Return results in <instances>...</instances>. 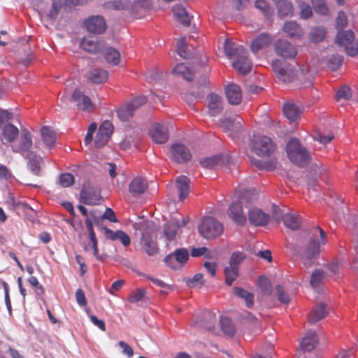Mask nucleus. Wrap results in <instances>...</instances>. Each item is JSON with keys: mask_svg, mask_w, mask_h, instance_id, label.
<instances>
[{"mask_svg": "<svg viewBox=\"0 0 358 358\" xmlns=\"http://www.w3.org/2000/svg\"><path fill=\"white\" fill-rule=\"evenodd\" d=\"M248 219L253 225L264 226L268 222L269 215L259 208H252L248 211Z\"/></svg>", "mask_w": 358, "mask_h": 358, "instance_id": "obj_22", "label": "nucleus"}, {"mask_svg": "<svg viewBox=\"0 0 358 358\" xmlns=\"http://www.w3.org/2000/svg\"><path fill=\"white\" fill-rule=\"evenodd\" d=\"M278 13L281 17L292 16L294 14V6L292 3L287 0L277 7Z\"/></svg>", "mask_w": 358, "mask_h": 358, "instance_id": "obj_46", "label": "nucleus"}, {"mask_svg": "<svg viewBox=\"0 0 358 358\" xmlns=\"http://www.w3.org/2000/svg\"><path fill=\"white\" fill-rule=\"evenodd\" d=\"M99 218L94 216L93 214H90L89 216H87L85 220V224L88 231L89 236H96L95 232L93 229V225L95 224L96 225H99Z\"/></svg>", "mask_w": 358, "mask_h": 358, "instance_id": "obj_48", "label": "nucleus"}, {"mask_svg": "<svg viewBox=\"0 0 358 358\" xmlns=\"http://www.w3.org/2000/svg\"><path fill=\"white\" fill-rule=\"evenodd\" d=\"M189 259V252L185 248L176 250L173 253L165 257V263L170 267L176 269L185 264Z\"/></svg>", "mask_w": 358, "mask_h": 358, "instance_id": "obj_12", "label": "nucleus"}, {"mask_svg": "<svg viewBox=\"0 0 358 358\" xmlns=\"http://www.w3.org/2000/svg\"><path fill=\"white\" fill-rule=\"evenodd\" d=\"M2 139L7 143H13L20 134L17 127L11 123H7L1 129Z\"/></svg>", "mask_w": 358, "mask_h": 358, "instance_id": "obj_28", "label": "nucleus"}, {"mask_svg": "<svg viewBox=\"0 0 358 358\" xmlns=\"http://www.w3.org/2000/svg\"><path fill=\"white\" fill-rule=\"evenodd\" d=\"M220 327L224 334L228 336L234 335L235 329L231 321L228 317H220Z\"/></svg>", "mask_w": 358, "mask_h": 358, "instance_id": "obj_49", "label": "nucleus"}, {"mask_svg": "<svg viewBox=\"0 0 358 358\" xmlns=\"http://www.w3.org/2000/svg\"><path fill=\"white\" fill-rule=\"evenodd\" d=\"M255 7L261 10L266 16H268L271 13L270 6L265 0H257L255 1Z\"/></svg>", "mask_w": 358, "mask_h": 358, "instance_id": "obj_62", "label": "nucleus"}, {"mask_svg": "<svg viewBox=\"0 0 358 358\" xmlns=\"http://www.w3.org/2000/svg\"><path fill=\"white\" fill-rule=\"evenodd\" d=\"M287 155L289 160L298 166H305L310 160V153L297 138H291L287 144Z\"/></svg>", "mask_w": 358, "mask_h": 358, "instance_id": "obj_5", "label": "nucleus"}, {"mask_svg": "<svg viewBox=\"0 0 358 358\" xmlns=\"http://www.w3.org/2000/svg\"><path fill=\"white\" fill-rule=\"evenodd\" d=\"M259 286L262 291L266 295L271 294V282L266 277L261 276L259 278Z\"/></svg>", "mask_w": 358, "mask_h": 358, "instance_id": "obj_55", "label": "nucleus"}, {"mask_svg": "<svg viewBox=\"0 0 358 358\" xmlns=\"http://www.w3.org/2000/svg\"><path fill=\"white\" fill-rule=\"evenodd\" d=\"M185 224L184 219L182 220L181 224L179 222H171L164 228V236L167 241H171L174 239L178 229Z\"/></svg>", "mask_w": 358, "mask_h": 358, "instance_id": "obj_37", "label": "nucleus"}, {"mask_svg": "<svg viewBox=\"0 0 358 358\" xmlns=\"http://www.w3.org/2000/svg\"><path fill=\"white\" fill-rule=\"evenodd\" d=\"M224 50L229 59H235V61L232 63L234 69L243 74L250 72L252 63L248 58L247 51L243 45L226 40Z\"/></svg>", "mask_w": 358, "mask_h": 358, "instance_id": "obj_2", "label": "nucleus"}, {"mask_svg": "<svg viewBox=\"0 0 358 358\" xmlns=\"http://www.w3.org/2000/svg\"><path fill=\"white\" fill-rule=\"evenodd\" d=\"M81 201L87 205H96L101 200L100 189L99 188L90 187L83 189L80 192Z\"/></svg>", "mask_w": 358, "mask_h": 358, "instance_id": "obj_20", "label": "nucleus"}, {"mask_svg": "<svg viewBox=\"0 0 358 358\" xmlns=\"http://www.w3.org/2000/svg\"><path fill=\"white\" fill-rule=\"evenodd\" d=\"M118 345L122 349V355L126 356L128 358H131L134 355V350L131 346H129L124 341H119Z\"/></svg>", "mask_w": 358, "mask_h": 358, "instance_id": "obj_64", "label": "nucleus"}, {"mask_svg": "<svg viewBox=\"0 0 358 358\" xmlns=\"http://www.w3.org/2000/svg\"><path fill=\"white\" fill-rule=\"evenodd\" d=\"M71 101L76 102L78 108L83 110H89L93 107L90 98L83 94L80 90H76L72 96Z\"/></svg>", "mask_w": 358, "mask_h": 358, "instance_id": "obj_24", "label": "nucleus"}, {"mask_svg": "<svg viewBox=\"0 0 358 358\" xmlns=\"http://www.w3.org/2000/svg\"><path fill=\"white\" fill-rule=\"evenodd\" d=\"M325 243L324 231L319 227H315L311 231L308 243L301 252V260L306 268L317 264L321 245H324Z\"/></svg>", "mask_w": 358, "mask_h": 358, "instance_id": "obj_1", "label": "nucleus"}, {"mask_svg": "<svg viewBox=\"0 0 358 358\" xmlns=\"http://www.w3.org/2000/svg\"><path fill=\"white\" fill-rule=\"evenodd\" d=\"M147 188L146 182L141 178L133 179L129 185V192L134 195H139L144 192Z\"/></svg>", "mask_w": 358, "mask_h": 358, "instance_id": "obj_35", "label": "nucleus"}, {"mask_svg": "<svg viewBox=\"0 0 358 358\" xmlns=\"http://www.w3.org/2000/svg\"><path fill=\"white\" fill-rule=\"evenodd\" d=\"M206 101L208 114L210 116H217L222 111L223 101L219 95L212 93L207 96Z\"/></svg>", "mask_w": 358, "mask_h": 358, "instance_id": "obj_21", "label": "nucleus"}, {"mask_svg": "<svg viewBox=\"0 0 358 358\" xmlns=\"http://www.w3.org/2000/svg\"><path fill=\"white\" fill-rule=\"evenodd\" d=\"M246 255L241 252H235L232 254L229 264L238 267L239 264L245 259Z\"/></svg>", "mask_w": 358, "mask_h": 358, "instance_id": "obj_58", "label": "nucleus"}, {"mask_svg": "<svg viewBox=\"0 0 358 358\" xmlns=\"http://www.w3.org/2000/svg\"><path fill=\"white\" fill-rule=\"evenodd\" d=\"M73 182L74 177L71 173H63L59 176V182L64 187L71 186Z\"/></svg>", "mask_w": 358, "mask_h": 358, "instance_id": "obj_57", "label": "nucleus"}, {"mask_svg": "<svg viewBox=\"0 0 358 358\" xmlns=\"http://www.w3.org/2000/svg\"><path fill=\"white\" fill-rule=\"evenodd\" d=\"M133 227L141 236L140 243L143 250L149 256L155 255L158 251V248L153 239L155 231L154 223L151 221L140 220L133 224Z\"/></svg>", "mask_w": 358, "mask_h": 358, "instance_id": "obj_3", "label": "nucleus"}, {"mask_svg": "<svg viewBox=\"0 0 358 358\" xmlns=\"http://www.w3.org/2000/svg\"><path fill=\"white\" fill-rule=\"evenodd\" d=\"M229 162L227 155L219 154L200 159L199 162L202 167L209 169H218L227 165Z\"/></svg>", "mask_w": 358, "mask_h": 358, "instance_id": "obj_11", "label": "nucleus"}, {"mask_svg": "<svg viewBox=\"0 0 358 358\" xmlns=\"http://www.w3.org/2000/svg\"><path fill=\"white\" fill-rule=\"evenodd\" d=\"M87 30L93 34H101L106 29V24L103 17L96 15L89 17L84 22Z\"/></svg>", "mask_w": 358, "mask_h": 358, "instance_id": "obj_17", "label": "nucleus"}, {"mask_svg": "<svg viewBox=\"0 0 358 358\" xmlns=\"http://www.w3.org/2000/svg\"><path fill=\"white\" fill-rule=\"evenodd\" d=\"M311 3L316 13L322 15L327 13L328 8L324 0H311Z\"/></svg>", "mask_w": 358, "mask_h": 358, "instance_id": "obj_54", "label": "nucleus"}, {"mask_svg": "<svg viewBox=\"0 0 358 358\" xmlns=\"http://www.w3.org/2000/svg\"><path fill=\"white\" fill-rule=\"evenodd\" d=\"M324 278V273L320 270H315L311 275L310 283L313 288L317 289L320 287Z\"/></svg>", "mask_w": 358, "mask_h": 358, "instance_id": "obj_53", "label": "nucleus"}, {"mask_svg": "<svg viewBox=\"0 0 358 358\" xmlns=\"http://www.w3.org/2000/svg\"><path fill=\"white\" fill-rule=\"evenodd\" d=\"M27 158L29 159V165L31 171L36 176H40L41 167L43 164V159L35 155L33 152H31L30 157Z\"/></svg>", "mask_w": 358, "mask_h": 358, "instance_id": "obj_39", "label": "nucleus"}, {"mask_svg": "<svg viewBox=\"0 0 358 358\" xmlns=\"http://www.w3.org/2000/svg\"><path fill=\"white\" fill-rule=\"evenodd\" d=\"M274 49L278 55L286 59L294 58L298 53L294 45L283 39L278 40L274 44Z\"/></svg>", "mask_w": 358, "mask_h": 358, "instance_id": "obj_13", "label": "nucleus"}, {"mask_svg": "<svg viewBox=\"0 0 358 358\" xmlns=\"http://www.w3.org/2000/svg\"><path fill=\"white\" fill-rule=\"evenodd\" d=\"M326 35V29L321 27H315L311 29L309 32L310 41L313 43L322 41Z\"/></svg>", "mask_w": 358, "mask_h": 358, "instance_id": "obj_45", "label": "nucleus"}, {"mask_svg": "<svg viewBox=\"0 0 358 358\" xmlns=\"http://www.w3.org/2000/svg\"><path fill=\"white\" fill-rule=\"evenodd\" d=\"M200 234L206 239H213L223 232L222 224L213 217H204L199 225Z\"/></svg>", "mask_w": 358, "mask_h": 358, "instance_id": "obj_7", "label": "nucleus"}, {"mask_svg": "<svg viewBox=\"0 0 358 358\" xmlns=\"http://www.w3.org/2000/svg\"><path fill=\"white\" fill-rule=\"evenodd\" d=\"M271 38L267 34H262L258 36L251 43V50L256 54L259 50L266 48L271 43Z\"/></svg>", "mask_w": 358, "mask_h": 358, "instance_id": "obj_27", "label": "nucleus"}, {"mask_svg": "<svg viewBox=\"0 0 358 358\" xmlns=\"http://www.w3.org/2000/svg\"><path fill=\"white\" fill-rule=\"evenodd\" d=\"M234 293L237 296L243 299L245 301L246 306L249 308L252 307L253 305V299L254 296L253 294L249 293L248 291L236 287L234 289Z\"/></svg>", "mask_w": 358, "mask_h": 358, "instance_id": "obj_47", "label": "nucleus"}, {"mask_svg": "<svg viewBox=\"0 0 358 358\" xmlns=\"http://www.w3.org/2000/svg\"><path fill=\"white\" fill-rule=\"evenodd\" d=\"M272 68L279 80L285 83L291 82L296 76L294 68L286 62L275 59L272 62Z\"/></svg>", "mask_w": 358, "mask_h": 358, "instance_id": "obj_9", "label": "nucleus"}, {"mask_svg": "<svg viewBox=\"0 0 358 358\" xmlns=\"http://www.w3.org/2000/svg\"><path fill=\"white\" fill-rule=\"evenodd\" d=\"M150 136L156 143H165L169 139V128L166 123L156 122L150 130Z\"/></svg>", "mask_w": 358, "mask_h": 358, "instance_id": "obj_14", "label": "nucleus"}, {"mask_svg": "<svg viewBox=\"0 0 358 358\" xmlns=\"http://www.w3.org/2000/svg\"><path fill=\"white\" fill-rule=\"evenodd\" d=\"M275 292H276V296L278 300L282 303H288L289 301V296L284 291L283 288L278 285L275 287Z\"/></svg>", "mask_w": 358, "mask_h": 358, "instance_id": "obj_60", "label": "nucleus"}, {"mask_svg": "<svg viewBox=\"0 0 358 358\" xmlns=\"http://www.w3.org/2000/svg\"><path fill=\"white\" fill-rule=\"evenodd\" d=\"M243 119L239 116L234 118H226L220 122L221 126L224 128L231 138H235L242 131Z\"/></svg>", "mask_w": 358, "mask_h": 358, "instance_id": "obj_16", "label": "nucleus"}, {"mask_svg": "<svg viewBox=\"0 0 358 358\" xmlns=\"http://www.w3.org/2000/svg\"><path fill=\"white\" fill-rule=\"evenodd\" d=\"M328 313L325 305L322 303H319L310 314L308 320L310 323H315L321 319H323Z\"/></svg>", "mask_w": 358, "mask_h": 358, "instance_id": "obj_32", "label": "nucleus"}, {"mask_svg": "<svg viewBox=\"0 0 358 358\" xmlns=\"http://www.w3.org/2000/svg\"><path fill=\"white\" fill-rule=\"evenodd\" d=\"M203 319L205 322L203 326L208 331H213L214 329L215 324L217 321L216 315L210 312H206L203 315Z\"/></svg>", "mask_w": 358, "mask_h": 358, "instance_id": "obj_52", "label": "nucleus"}, {"mask_svg": "<svg viewBox=\"0 0 358 358\" xmlns=\"http://www.w3.org/2000/svg\"><path fill=\"white\" fill-rule=\"evenodd\" d=\"M354 40V34L352 31H339L336 38V43L340 45H350Z\"/></svg>", "mask_w": 358, "mask_h": 358, "instance_id": "obj_41", "label": "nucleus"}, {"mask_svg": "<svg viewBox=\"0 0 358 358\" xmlns=\"http://www.w3.org/2000/svg\"><path fill=\"white\" fill-rule=\"evenodd\" d=\"M172 71L175 75L180 76L188 81L192 80L193 78V73L189 68L184 64H179L176 65Z\"/></svg>", "mask_w": 358, "mask_h": 358, "instance_id": "obj_43", "label": "nucleus"}, {"mask_svg": "<svg viewBox=\"0 0 358 358\" xmlns=\"http://www.w3.org/2000/svg\"><path fill=\"white\" fill-rule=\"evenodd\" d=\"M176 186L179 194V199L182 201L189 193V180L185 176L176 178Z\"/></svg>", "mask_w": 358, "mask_h": 358, "instance_id": "obj_26", "label": "nucleus"}, {"mask_svg": "<svg viewBox=\"0 0 358 358\" xmlns=\"http://www.w3.org/2000/svg\"><path fill=\"white\" fill-rule=\"evenodd\" d=\"M283 113L290 122H296L299 117L301 109L296 104L287 102L283 106Z\"/></svg>", "mask_w": 358, "mask_h": 358, "instance_id": "obj_29", "label": "nucleus"}, {"mask_svg": "<svg viewBox=\"0 0 358 358\" xmlns=\"http://www.w3.org/2000/svg\"><path fill=\"white\" fill-rule=\"evenodd\" d=\"M342 62V57L338 55H333L328 61V67L332 71L336 70Z\"/></svg>", "mask_w": 358, "mask_h": 358, "instance_id": "obj_63", "label": "nucleus"}, {"mask_svg": "<svg viewBox=\"0 0 358 358\" xmlns=\"http://www.w3.org/2000/svg\"><path fill=\"white\" fill-rule=\"evenodd\" d=\"M105 234L108 238L115 241L119 240L124 246H127L131 243L129 236L123 231L118 230L113 232L112 230L108 228H103Z\"/></svg>", "mask_w": 358, "mask_h": 358, "instance_id": "obj_30", "label": "nucleus"}, {"mask_svg": "<svg viewBox=\"0 0 358 358\" xmlns=\"http://www.w3.org/2000/svg\"><path fill=\"white\" fill-rule=\"evenodd\" d=\"M226 96L230 104L238 105L242 99V91L241 87L234 83L228 85L225 88Z\"/></svg>", "mask_w": 358, "mask_h": 358, "instance_id": "obj_23", "label": "nucleus"}, {"mask_svg": "<svg viewBox=\"0 0 358 358\" xmlns=\"http://www.w3.org/2000/svg\"><path fill=\"white\" fill-rule=\"evenodd\" d=\"M80 47L91 54H96L103 48V43L93 36L84 37L80 43Z\"/></svg>", "mask_w": 358, "mask_h": 358, "instance_id": "obj_19", "label": "nucleus"}, {"mask_svg": "<svg viewBox=\"0 0 358 358\" xmlns=\"http://www.w3.org/2000/svg\"><path fill=\"white\" fill-rule=\"evenodd\" d=\"M43 144L48 148H52L56 141L55 132L48 127H43L41 130Z\"/></svg>", "mask_w": 358, "mask_h": 358, "instance_id": "obj_36", "label": "nucleus"}, {"mask_svg": "<svg viewBox=\"0 0 358 358\" xmlns=\"http://www.w3.org/2000/svg\"><path fill=\"white\" fill-rule=\"evenodd\" d=\"M32 138L30 132L27 129H21L19 138H16L11 145L13 152L20 153L25 157H30L32 148Z\"/></svg>", "mask_w": 358, "mask_h": 358, "instance_id": "obj_8", "label": "nucleus"}, {"mask_svg": "<svg viewBox=\"0 0 358 358\" xmlns=\"http://www.w3.org/2000/svg\"><path fill=\"white\" fill-rule=\"evenodd\" d=\"M252 149L253 152L261 157L269 155L274 150V145L270 138L265 136H255Z\"/></svg>", "mask_w": 358, "mask_h": 358, "instance_id": "obj_10", "label": "nucleus"}, {"mask_svg": "<svg viewBox=\"0 0 358 358\" xmlns=\"http://www.w3.org/2000/svg\"><path fill=\"white\" fill-rule=\"evenodd\" d=\"M103 55L106 61L113 65H117L120 63V52L113 48L106 47L103 50Z\"/></svg>", "mask_w": 358, "mask_h": 358, "instance_id": "obj_34", "label": "nucleus"}, {"mask_svg": "<svg viewBox=\"0 0 358 358\" xmlns=\"http://www.w3.org/2000/svg\"><path fill=\"white\" fill-rule=\"evenodd\" d=\"M89 243L83 245L85 252H92L94 257L101 262L106 259V255H100L98 251V241L96 236H89Z\"/></svg>", "mask_w": 358, "mask_h": 358, "instance_id": "obj_31", "label": "nucleus"}, {"mask_svg": "<svg viewBox=\"0 0 358 358\" xmlns=\"http://www.w3.org/2000/svg\"><path fill=\"white\" fill-rule=\"evenodd\" d=\"M252 163L259 167L260 169H264L266 171H272L275 167V162L273 161L264 162L257 159H252Z\"/></svg>", "mask_w": 358, "mask_h": 358, "instance_id": "obj_56", "label": "nucleus"}, {"mask_svg": "<svg viewBox=\"0 0 358 358\" xmlns=\"http://www.w3.org/2000/svg\"><path fill=\"white\" fill-rule=\"evenodd\" d=\"M283 31L292 38L301 39L304 34L303 29L294 21H289L285 23Z\"/></svg>", "mask_w": 358, "mask_h": 358, "instance_id": "obj_25", "label": "nucleus"}, {"mask_svg": "<svg viewBox=\"0 0 358 358\" xmlns=\"http://www.w3.org/2000/svg\"><path fill=\"white\" fill-rule=\"evenodd\" d=\"M317 343V338L315 333L309 331L302 339L301 348L304 351H311L315 348Z\"/></svg>", "mask_w": 358, "mask_h": 358, "instance_id": "obj_33", "label": "nucleus"}, {"mask_svg": "<svg viewBox=\"0 0 358 358\" xmlns=\"http://www.w3.org/2000/svg\"><path fill=\"white\" fill-rule=\"evenodd\" d=\"M63 3V0H53L52 8L50 10V12L47 14V16L50 19H54L58 14L59 10L61 8Z\"/></svg>", "mask_w": 358, "mask_h": 358, "instance_id": "obj_59", "label": "nucleus"}, {"mask_svg": "<svg viewBox=\"0 0 358 358\" xmlns=\"http://www.w3.org/2000/svg\"><path fill=\"white\" fill-rule=\"evenodd\" d=\"M248 192H236L235 198L229 208V217L237 224L243 225L246 222V217L243 211L242 204L248 199Z\"/></svg>", "mask_w": 358, "mask_h": 358, "instance_id": "obj_6", "label": "nucleus"}, {"mask_svg": "<svg viewBox=\"0 0 358 358\" xmlns=\"http://www.w3.org/2000/svg\"><path fill=\"white\" fill-rule=\"evenodd\" d=\"M134 109L131 108L129 103L120 108L117 113L120 120L122 121L128 120L134 114Z\"/></svg>", "mask_w": 358, "mask_h": 358, "instance_id": "obj_50", "label": "nucleus"}, {"mask_svg": "<svg viewBox=\"0 0 358 358\" xmlns=\"http://www.w3.org/2000/svg\"><path fill=\"white\" fill-rule=\"evenodd\" d=\"M175 19L185 26L189 24V17L184 8L176 6L173 9Z\"/></svg>", "mask_w": 358, "mask_h": 358, "instance_id": "obj_40", "label": "nucleus"}, {"mask_svg": "<svg viewBox=\"0 0 358 358\" xmlns=\"http://www.w3.org/2000/svg\"><path fill=\"white\" fill-rule=\"evenodd\" d=\"M282 220L287 227L294 230L298 229L301 224V219L299 215L292 213H286Z\"/></svg>", "mask_w": 358, "mask_h": 358, "instance_id": "obj_42", "label": "nucleus"}, {"mask_svg": "<svg viewBox=\"0 0 358 358\" xmlns=\"http://www.w3.org/2000/svg\"><path fill=\"white\" fill-rule=\"evenodd\" d=\"M295 1L299 3V7L300 8V17L303 20L310 18L313 15L311 7L303 1H299V0Z\"/></svg>", "mask_w": 358, "mask_h": 358, "instance_id": "obj_51", "label": "nucleus"}, {"mask_svg": "<svg viewBox=\"0 0 358 358\" xmlns=\"http://www.w3.org/2000/svg\"><path fill=\"white\" fill-rule=\"evenodd\" d=\"M186 38H181L178 40L177 44L178 54L183 58H187L189 56V53L186 50Z\"/></svg>", "mask_w": 358, "mask_h": 358, "instance_id": "obj_61", "label": "nucleus"}, {"mask_svg": "<svg viewBox=\"0 0 358 358\" xmlns=\"http://www.w3.org/2000/svg\"><path fill=\"white\" fill-rule=\"evenodd\" d=\"M108 78V73L106 71L101 69H95L90 71L88 78L94 83H101L105 82Z\"/></svg>", "mask_w": 358, "mask_h": 358, "instance_id": "obj_38", "label": "nucleus"}, {"mask_svg": "<svg viewBox=\"0 0 358 358\" xmlns=\"http://www.w3.org/2000/svg\"><path fill=\"white\" fill-rule=\"evenodd\" d=\"M108 7L115 10H126L136 17H141L150 8L149 0H136L132 4L128 0L109 2Z\"/></svg>", "mask_w": 358, "mask_h": 358, "instance_id": "obj_4", "label": "nucleus"}, {"mask_svg": "<svg viewBox=\"0 0 358 358\" xmlns=\"http://www.w3.org/2000/svg\"><path fill=\"white\" fill-rule=\"evenodd\" d=\"M171 155L172 159L178 163L187 162L191 157L189 150L180 143H176L171 146Z\"/></svg>", "mask_w": 358, "mask_h": 358, "instance_id": "obj_18", "label": "nucleus"}, {"mask_svg": "<svg viewBox=\"0 0 358 358\" xmlns=\"http://www.w3.org/2000/svg\"><path fill=\"white\" fill-rule=\"evenodd\" d=\"M238 267L229 264L224 268L225 282L227 285H231L238 275Z\"/></svg>", "mask_w": 358, "mask_h": 358, "instance_id": "obj_44", "label": "nucleus"}, {"mask_svg": "<svg viewBox=\"0 0 358 358\" xmlns=\"http://www.w3.org/2000/svg\"><path fill=\"white\" fill-rule=\"evenodd\" d=\"M113 131V126L110 121H104L99 127L94 138L95 146L98 148L104 146Z\"/></svg>", "mask_w": 358, "mask_h": 358, "instance_id": "obj_15", "label": "nucleus"}]
</instances>
